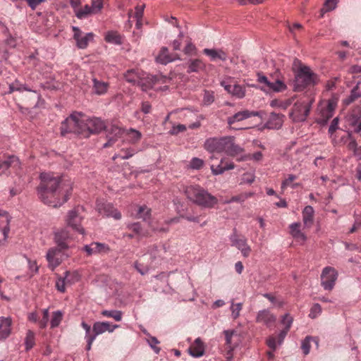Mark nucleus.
I'll list each match as a JSON object with an SVG mask.
<instances>
[{"instance_id": "37998d69", "label": "nucleus", "mask_w": 361, "mask_h": 361, "mask_svg": "<svg viewBox=\"0 0 361 361\" xmlns=\"http://www.w3.org/2000/svg\"><path fill=\"white\" fill-rule=\"evenodd\" d=\"M101 314L104 317L113 318L116 322L122 319V312L118 310H103Z\"/></svg>"}, {"instance_id": "680f3d73", "label": "nucleus", "mask_w": 361, "mask_h": 361, "mask_svg": "<svg viewBox=\"0 0 361 361\" xmlns=\"http://www.w3.org/2000/svg\"><path fill=\"white\" fill-rule=\"evenodd\" d=\"M147 342L156 353H159L160 348L157 346V345L159 343V341L157 340L156 337L149 336V338L147 339Z\"/></svg>"}, {"instance_id": "c85d7f7f", "label": "nucleus", "mask_w": 361, "mask_h": 361, "mask_svg": "<svg viewBox=\"0 0 361 361\" xmlns=\"http://www.w3.org/2000/svg\"><path fill=\"white\" fill-rule=\"evenodd\" d=\"M189 352L193 357H200L204 354V346L200 338L195 339L194 343L190 346Z\"/></svg>"}, {"instance_id": "a878e982", "label": "nucleus", "mask_w": 361, "mask_h": 361, "mask_svg": "<svg viewBox=\"0 0 361 361\" xmlns=\"http://www.w3.org/2000/svg\"><path fill=\"white\" fill-rule=\"evenodd\" d=\"M302 215L304 226L306 228H310L314 223V208L310 205L305 207L302 212Z\"/></svg>"}, {"instance_id": "338daca9", "label": "nucleus", "mask_w": 361, "mask_h": 361, "mask_svg": "<svg viewBox=\"0 0 361 361\" xmlns=\"http://www.w3.org/2000/svg\"><path fill=\"white\" fill-rule=\"evenodd\" d=\"M144 7H145L144 5H141V6H137L135 8V18H137V25H136L137 27L140 26L139 21L142 17Z\"/></svg>"}, {"instance_id": "423d86ee", "label": "nucleus", "mask_w": 361, "mask_h": 361, "mask_svg": "<svg viewBox=\"0 0 361 361\" xmlns=\"http://www.w3.org/2000/svg\"><path fill=\"white\" fill-rule=\"evenodd\" d=\"M313 99L302 98L298 100L293 105L290 116L295 122L305 121L310 114Z\"/></svg>"}, {"instance_id": "ea45409f", "label": "nucleus", "mask_w": 361, "mask_h": 361, "mask_svg": "<svg viewBox=\"0 0 361 361\" xmlns=\"http://www.w3.org/2000/svg\"><path fill=\"white\" fill-rule=\"evenodd\" d=\"M360 97L361 92L359 90V84H357L351 90L350 94L343 100V103L345 105H349Z\"/></svg>"}, {"instance_id": "4468645a", "label": "nucleus", "mask_w": 361, "mask_h": 361, "mask_svg": "<svg viewBox=\"0 0 361 361\" xmlns=\"http://www.w3.org/2000/svg\"><path fill=\"white\" fill-rule=\"evenodd\" d=\"M140 79L138 86L145 91L153 87L157 83H164L168 80L166 77L161 75H152L145 72L142 73Z\"/></svg>"}, {"instance_id": "a18cd8bd", "label": "nucleus", "mask_w": 361, "mask_h": 361, "mask_svg": "<svg viewBox=\"0 0 361 361\" xmlns=\"http://www.w3.org/2000/svg\"><path fill=\"white\" fill-rule=\"evenodd\" d=\"M93 38L92 33H87L85 35L81 37L77 42V47L79 49H85L90 41H91Z\"/></svg>"}, {"instance_id": "9d476101", "label": "nucleus", "mask_w": 361, "mask_h": 361, "mask_svg": "<svg viewBox=\"0 0 361 361\" xmlns=\"http://www.w3.org/2000/svg\"><path fill=\"white\" fill-rule=\"evenodd\" d=\"M20 163L18 158L14 155L4 156L0 158V174L12 172L18 173Z\"/></svg>"}, {"instance_id": "e433bc0d", "label": "nucleus", "mask_w": 361, "mask_h": 361, "mask_svg": "<svg viewBox=\"0 0 361 361\" xmlns=\"http://www.w3.org/2000/svg\"><path fill=\"white\" fill-rule=\"evenodd\" d=\"M82 327L85 330L86 335H85V339L87 341V346L86 350H90L91 349V346L94 341L95 340V335L90 334V326L88 325L85 322H82L81 324Z\"/></svg>"}, {"instance_id": "f03ea898", "label": "nucleus", "mask_w": 361, "mask_h": 361, "mask_svg": "<svg viewBox=\"0 0 361 361\" xmlns=\"http://www.w3.org/2000/svg\"><path fill=\"white\" fill-rule=\"evenodd\" d=\"M105 128L104 122L98 118H89L86 116L75 113L67 118L61 126L63 135L73 133L82 137H88L91 134H97Z\"/></svg>"}, {"instance_id": "6ab92c4d", "label": "nucleus", "mask_w": 361, "mask_h": 361, "mask_svg": "<svg viewBox=\"0 0 361 361\" xmlns=\"http://www.w3.org/2000/svg\"><path fill=\"white\" fill-rule=\"evenodd\" d=\"M283 114L272 112L264 124V127L268 129L278 130L283 126Z\"/></svg>"}, {"instance_id": "09e8293b", "label": "nucleus", "mask_w": 361, "mask_h": 361, "mask_svg": "<svg viewBox=\"0 0 361 361\" xmlns=\"http://www.w3.org/2000/svg\"><path fill=\"white\" fill-rule=\"evenodd\" d=\"M203 68L204 63L200 59H195L191 61L188 72H197L200 70H202Z\"/></svg>"}, {"instance_id": "dca6fc26", "label": "nucleus", "mask_w": 361, "mask_h": 361, "mask_svg": "<svg viewBox=\"0 0 361 361\" xmlns=\"http://www.w3.org/2000/svg\"><path fill=\"white\" fill-rule=\"evenodd\" d=\"M245 155L244 148L234 142V137L227 135V156L234 157L238 161H243L240 158Z\"/></svg>"}, {"instance_id": "6e6d98bb", "label": "nucleus", "mask_w": 361, "mask_h": 361, "mask_svg": "<svg viewBox=\"0 0 361 361\" xmlns=\"http://www.w3.org/2000/svg\"><path fill=\"white\" fill-rule=\"evenodd\" d=\"M322 313V307L319 304L315 303L310 309L309 317L312 319H315L319 317Z\"/></svg>"}, {"instance_id": "2eb2a0df", "label": "nucleus", "mask_w": 361, "mask_h": 361, "mask_svg": "<svg viewBox=\"0 0 361 361\" xmlns=\"http://www.w3.org/2000/svg\"><path fill=\"white\" fill-rule=\"evenodd\" d=\"M72 237L66 228H60L54 232V241L61 249L68 250Z\"/></svg>"}, {"instance_id": "c756f323", "label": "nucleus", "mask_w": 361, "mask_h": 361, "mask_svg": "<svg viewBox=\"0 0 361 361\" xmlns=\"http://www.w3.org/2000/svg\"><path fill=\"white\" fill-rule=\"evenodd\" d=\"M143 71L139 69L128 70L124 75V78L128 82L138 85L140 80H141Z\"/></svg>"}, {"instance_id": "ddd939ff", "label": "nucleus", "mask_w": 361, "mask_h": 361, "mask_svg": "<svg viewBox=\"0 0 361 361\" xmlns=\"http://www.w3.org/2000/svg\"><path fill=\"white\" fill-rule=\"evenodd\" d=\"M97 211L103 216L112 217L116 220L121 219V214L112 204L101 200L97 201Z\"/></svg>"}, {"instance_id": "2f4dec72", "label": "nucleus", "mask_w": 361, "mask_h": 361, "mask_svg": "<svg viewBox=\"0 0 361 361\" xmlns=\"http://www.w3.org/2000/svg\"><path fill=\"white\" fill-rule=\"evenodd\" d=\"M243 302H235L233 299L230 300V317L233 320L238 319L240 315V312L243 310Z\"/></svg>"}, {"instance_id": "58836bf2", "label": "nucleus", "mask_w": 361, "mask_h": 361, "mask_svg": "<svg viewBox=\"0 0 361 361\" xmlns=\"http://www.w3.org/2000/svg\"><path fill=\"white\" fill-rule=\"evenodd\" d=\"M75 16L80 19L86 18L88 16L94 14L93 13H92L91 6L89 5H85L82 8L77 7L75 9Z\"/></svg>"}, {"instance_id": "13d9d810", "label": "nucleus", "mask_w": 361, "mask_h": 361, "mask_svg": "<svg viewBox=\"0 0 361 361\" xmlns=\"http://www.w3.org/2000/svg\"><path fill=\"white\" fill-rule=\"evenodd\" d=\"M312 339L310 336H307L302 341L301 344V348L305 355L309 354L310 350V340Z\"/></svg>"}, {"instance_id": "20e7f679", "label": "nucleus", "mask_w": 361, "mask_h": 361, "mask_svg": "<svg viewBox=\"0 0 361 361\" xmlns=\"http://www.w3.org/2000/svg\"><path fill=\"white\" fill-rule=\"evenodd\" d=\"M319 82V76L309 66H301L295 74L293 90L303 91L308 87L314 86Z\"/></svg>"}, {"instance_id": "a19ab883", "label": "nucleus", "mask_w": 361, "mask_h": 361, "mask_svg": "<svg viewBox=\"0 0 361 361\" xmlns=\"http://www.w3.org/2000/svg\"><path fill=\"white\" fill-rule=\"evenodd\" d=\"M295 179H297L295 175L289 174L288 177L282 181L281 189L285 190L288 187H290L293 189L297 188L300 185L299 183H293Z\"/></svg>"}, {"instance_id": "c9c22d12", "label": "nucleus", "mask_w": 361, "mask_h": 361, "mask_svg": "<svg viewBox=\"0 0 361 361\" xmlns=\"http://www.w3.org/2000/svg\"><path fill=\"white\" fill-rule=\"evenodd\" d=\"M128 228L135 233L137 238L148 236L149 233L147 231L144 230L140 223H134L129 224Z\"/></svg>"}, {"instance_id": "4be33fe9", "label": "nucleus", "mask_w": 361, "mask_h": 361, "mask_svg": "<svg viewBox=\"0 0 361 361\" xmlns=\"http://www.w3.org/2000/svg\"><path fill=\"white\" fill-rule=\"evenodd\" d=\"M293 321V317H290L289 314H286L282 317L281 324L283 325H284L285 327L283 330H281L279 333V345H281L282 343H283V341L292 326Z\"/></svg>"}, {"instance_id": "f3484780", "label": "nucleus", "mask_w": 361, "mask_h": 361, "mask_svg": "<svg viewBox=\"0 0 361 361\" xmlns=\"http://www.w3.org/2000/svg\"><path fill=\"white\" fill-rule=\"evenodd\" d=\"M276 317L268 309L259 310L257 313L255 321L257 323L262 324L270 328L276 322Z\"/></svg>"}, {"instance_id": "473e14b6", "label": "nucleus", "mask_w": 361, "mask_h": 361, "mask_svg": "<svg viewBox=\"0 0 361 361\" xmlns=\"http://www.w3.org/2000/svg\"><path fill=\"white\" fill-rule=\"evenodd\" d=\"M0 42H4L10 47H14L13 39L9 35L8 28L0 22Z\"/></svg>"}, {"instance_id": "1a4fd4ad", "label": "nucleus", "mask_w": 361, "mask_h": 361, "mask_svg": "<svg viewBox=\"0 0 361 361\" xmlns=\"http://www.w3.org/2000/svg\"><path fill=\"white\" fill-rule=\"evenodd\" d=\"M68 250L61 249L57 246L51 247L48 250L46 259L48 262V267L50 269L54 270L57 267H59L65 257H67L68 255L66 254V252Z\"/></svg>"}, {"instance_id": "3c124183", "label": "nucleus", "mask_w": 361, "mask_h": 361, "mask_svg": "<svg viewBox=\"0 0 361 361\" xmlns=\"http://www.w3.org/2000/svg\"><path fill=\"white\" fill-rule=\"evenodd\" d=\"M25 343L26 350H30L35 345V334L30 330L27 333Z\"/></svg>"}, {"instance_id": "393cba45", "label": "nucleus", "mask_w": 361, "mask_h": 361, "mask_svg": "<svg viewBox=\"0 0 361 361\" xmlns=\"http://www.w3.org/2000/svg\"><path fill=\"white\" fill-rule=\"evenodd\" d=\"M10 220L11 217L8 214L6 211L0 209V231L5 240L8 238L10 231Z\"/></svg>"}, {"instance_id": "bf43d9fd", "label": "nucleus", "mask_w": 361, "mask_h": 361, "mask_svg": "<svg viewBox=\"0 0 361 361\" xmlns=\"http://www.w3.org/2000/svg\"><path fill=\"white\" fill-rule=\"evenodd\" d=\"M66 286H68V283H66V281L64 278V276L63 277H59L56 282V289L61 292V293H64L65 290H66Z\"/></svg>"}, {"instance_id": "39448f33", "label": "nucleus", "mask_w": 361, "mask_h": 361, "mask_svg": "<svg viewBox=\"0 0 361 361\" xmlns=\"http://www.w3.org/2000/svg\"><path fill=\"white\" fill-rule=\"evenodd\" d=\"M185 194L190 200L204 207H212L216 203V197L200 186L190 185L187 187Z\"/></svg>"}, {"instance_id": "f704fd0d", "label": "nucleus", "mask_w": 361, "mask_h": 361, "mask_svg": "<svg viewBox=\"0 0 361 361\" xmlns=\"http://www.w3.org/2000/svg\"><path fill=\"white\" fill-rule=\"evenodd\" d=\"M106 42L117 45L123 44V37L116 31H109L105 35Z\"/></svg>"}, {"instance_id": "e2e57ef3", "label": "nucleus", "mask_w": 361, "mask_h": 361, "mask_svg": "<svg viewBox=\"0 0 361 361\" xmlns=\"http://www.w3.org/2000/svg\"><path fill=\"white\" fill-rule=\"evenodd\" d=\"M264 298L268 299L271 303L275 305L276 306L281 307L283 305V302L282 300H278L274 295L271 293H264L263 295Z\"/></svg>"}, {"instance_id": "f8f14e48", "label": "nucleus", "mask_w": 361, "mask_h": 361, "mask_svg": "<svg viewBox=\"0 0 361 361\" xmlns=\"http://www.w3.org/2000/svg\"><path fill=\"white\" fill-rule=\"evenodd\" d=\"M231 245L235 247L240 251L244 257H247L250 255L251 247L247 243V238L240 234H238L234 229V233L229 237Z\"/></svg>"}, {"instance_id": "de8ad7c7", "label": "nucleus", "mask_w": 361, "mask_h": 361, "mask_svg": "<svg viewBox=\"0 0 361 361\" xmlns=\"http://www.w3.org/2000/svg\"><path fill=\"white\" fill-rule=\"evenodd\" d=\"M64 278L66 281V283L69 286L78 281L79 275L76 271L71 272L67 271L65 272Z\"/></svg>"}, {"instance_id": "bb28decb", "label": "nucleus", "mask_w": 361, "mask_h": 361, "mask_svg": "<svg viewBox=\"0 0 361 361\" xmlns=\"http://www.w3.org/2000/svg\"><path fill=\"white\" fill-rule=\"evenodd\" d=\"M177 59H179L178 54L170 55L168 49L166 47H162L159 54L156 57L157 61L161 64H167Z\"/></svg>"}, {"instance_id": "79ce46f5", "label": "nucleus", "mask_w": 361, "mask_h": 361, "mask_svg": "<svg viewBox=\"0 0 361 361\" xmlns=\"http://www.w3.org/2000/svg\"><path fill=\"white\" fill-rule=\"evenodd\" d=\"M127 135L129 139V142L132 144H135L139 142L142 137V133L133 128L128 130Z\"/></svg>"}, {"instance_id": "603ef678", "label": "nucleus", "mask_w": 361, "mask_h": 361, "mask_svg": "<svg viewBox=\"0 0 361 361\" xmlns=\"http://www.w3.org/2000/svg\"><path fill=\"white\" fill-rule=\"evenodd\" d=\"M151 214V209L146 206H141L138 208L137 213V218L143 219L145 221L147 220Z\"/></svg>"}, {"instance_id": "864d4df0", "label": "nucleus", "mask_w": 361, "mask_h": 361, "mask_svg": "<svg viewBox=\"0 0 361 361\" xmlns=\"http://www.w3.org/2000/svg\"><path fill=\"white\" fill-rule=\"evenodd\" d=\"M267 344L268 347L273 351H275L279 345V335L277 337L274 336H270L267 339Z\"/></svg>"}, {"instance_id": "0e129e2a", "label": "nucleus", "mask_w": 361, "mask_h": 361, "mask_svg": "<svg viewBox=\"0 0 361 361\" xmlns=\"http://www.w3.org/2000/svg\"><path fill=\"white\" fill-rule=\"evenodd\" d=\"M257 80L262 85L261 87H267L269 82L268 78L265 76L262 73H257Z\"/></svg>"}, {"instance_id": "9b49d317", "label": "nucleus", "mask_w": 361, "mask_h": 361, "mask_svg": "<svg viewBox=\"0 0 361 361\" xmlns=\"http://www.w3.org/2000/svg\"><path fill=\"white\" fill-rule=\"evenodd\" d=\"M338 279L337 271L331 267H326L321 274V285L326 290H331Z\"/></svg>"}, {"instance_id": "5701e85b", "label": "nucleus", "mask_w": 361, "mask_h": 361, "mask_svg": "<svg viewBox=\"0 0 361 361\" xmlns=\"http://www.w3.org/2000/svg\"><path fill=\"white\" fill-rule=\"evenodd\" d=\"M118 325H111L108 322H97L93 324V335L97 336L102 334L106 331L113 332Z\"/></svg>"}, {"instance_id": "b1692460", "label": "nucleus", "mask_w": 361, "mask_h": 361, "mask_svg": "<svg viewBox=\"0 0 361 361\" xmlns=\"http://www.w3.org/2000/svg\"><path fill=\"white\" fill-rule=\"evenodd\" d=\"M123 130L118 126H112L107 135V142L104 145V147H111L121 137Z\"/></svg>"}, {"instance_id": "0eeeda50", "label": "nucleus", "mask_w": 361, "mask_h": 361, "mask_svg": "<svg viewBox=\"0 0 361 361\" xmlns=\"http://www.w3.org/2000/svg\"><path fill=\"white\" fill-rule=\"evenodd\" d=\"M260 114V111H249L247 109L235 113L233 116L227 118V132L232 130H239L246 129V128L242 126H233V125L253 116H259Z\"/></svg>"}, {"instance_id": "a211bd4d", "label": "nucleus", "mask_w": 361, "mask_h": 361, "mask_svg": "<svg viewBox=\"0 0 361 361\" xmlns=\"http://www.w3.org/2000/svg\"><path fill=\"white\" fill-rule=\"evenodd\" d=\"M83 250L89 256L95 254H105L110 251L108 245L98 242H93L90 245L84 246Z\"/></svg>"}, {"instance_id": "69168bd1", "label": "nucleus", "mask_w": 361, "mask_h": 361, "mask_svg": "<svg viewBox=\"0 0 361 361\" xmlns=\"http://www.w3.org/2000/svg\"><path fill=\"white\" fill-rule=\"evenodd\" d=\"M203 161L199 158H193L190 162V166L194 169H200L203 166Z\"/></svg>"}, {"instance_id": "412c9836", "label": "nucleus", "mask_w": 361, "mask_h": 361, "mask_svg": "<svg viewBox=\"0 0 361 361\" xmlns=\"http://www.w3.org/2000/svg\"><path fill=\"white\" fill-rule=\"evenodd\" d=\"M287 88L284 82L280 79L276 80L274 82H269L267 87H260L259 89L264 92H280L286 90Z\"/></svg>"}, {"instance_id": "72a5a7b5", "label": "nucleus", "mask_w": 361, "mask_h": 361, "mask_svg": "<svg viewBox=\"0 0 361 361\" xmlns=\"http://www.w3.org/2000/svg\"><path fill=\"white\" fill-rule=\"evenodd\" d=\"M92 82V90L95 94L101 95L107 92L109 87V84L107 82L99 80L97 78H93Z\"/></svg>"}, {"instance_id": "f257e3e1", "label": "nucleus", "mask_w": 361, "mask_h": 361, "mask_svg": "<svg viewBox=\"0 0 361 361\" xmlns=\"http://www.w3.org/2000/svg\"><path fill=\"white\" fill-rule=\"evenodd\" d=\"M40 179L38 195L44 204L56 207L68 200L72 190L68 183L48 173H42Z\"/></svg>"}, {"instance_id": "7c9ffc66", "label": "nucleus", "mask_w": 361, "mask_h": 361, "mask_svg": "<svg viewBox=\"0 0 361 361\" xmlns=\"http://www.w3.org/2000/svg\"><path fill=\"white\" fill-rule=\"evenodd\" d=\"M15 91H18L20 92L23 91H27L31 92V94L35 97L36 92L35 91H32L25 84L21 82L18 80H16L14 82L9 85V90L8 91V94H11Z\"/></svg>"}, {"instance_id": "8fccbe9b", "label": "nucleus", "mask_w": 361, "mask_h": 361, "mask_svg": "<svg viewBox=\"0 0 361 361\" xmlns=\"http://www.w3.org/2000/svg\"><path fill=\"white\" fill-rule=\"evenodd\" d=\"M63 318V314L60 311L54 312L51 319V327L55 328L59 325Z\"/></svg>"}, {"instance_id": "4c0bfd02", "label": "nucleus", "mask_w": 361, "mask_h": 361, "mask_svg": "<svg viewBox=\"0 0 361 361\" xmlns=\"http://www.w3.org/2000/svg\"><path fill=\"white\" fill-rule=\"evenodd\" d=\"M203 53L209 56L211 60L216 61L219 59H224V53L222 51H217L216 49H204Z\"/></svg>"}, {"instance_id": "7ed1b4c3", "label": "nucleus", "mask_w": 361, "mask_h": 361, "mask_svg": "<svg viewBox=\"0 0 361 361\" xmlns=\"http://www.w3.org/2000/svg\"><path fill=\"white\" fill-rule=\"evenodd\" d=\"M205 149L212 154L211 159V169L215 175L222 173L226 169L224 150L226 149L225 138H210L204 143Z\"/></svg>"}, {"instance_id": "aec40b11", "label": "nucleus", "mask_w": 361, "mask_h": 361, "mask_svg": "<svg viewBox=\"0 0 361 361\" xmlns=\"http://www.w3.org/2000/svg\"><path fill=\"white\" fill-rule=\"evenodd\" d=\"M12 320L10 317H0V341L6 339L11 334Z\"/></svg>"}, {"instance_id": "c03bdc74", "label": "nucleus", "mask_w": 361, "mask_h": 361, "mask_svg": "<svg viewBox=\"0 0 361 361\" xmlns=\"http://www.w3.org/2000/svg\"><path fill=\"white\" fill-rule=\"evenodd\" d=\"M338 0H326L324 8L321 9V16H323L324 13L334 10L338 4Z\"/></svg>"}, {"instance_id": "774afa93", "label": "nucleus", "mask_w": 361, "mask_h": 361, "mask_svg": "<svg viewBox=\"0 0 361 361\" xmlns=\"http://www.w3.org/2000/svg\"><path fill=\"white\" fill-rule=\"evenodd\" d=\"M195 50V45L190 42V40H186V46L184 48V52L185 54H192Z\"/></svg>"}, {"instance_id": "5fc2aeb1", "label": "nucleus", "mask_w": 361, "mask_h": 361, "mask_svg": "<svg viewBox=\"0 0 361 361\" xmlns=\"http://www.w3.org/2000/svg\"><path fill=\"white\" fill-rule=\"evenodd\" d=\"M334 112H329L324 108H322L320 111L322 118H319V123L321 124H325L328 120L334 116Z\"/></svg>"}, {"instance_id": "49530a36", "label": "nucleus", "mask_w": 361, "mask_h": 361, "mask_svg": "<svg viewBox=\"0 0 361 361\" xmlns=\"http://www.w3.org/2000/svg\"><path fill=\"white\" fill-rule=\"evenodd\" d=\"M263 154L261 152H256L252 154H245V156L241 157L240 159L244 161L252 160L255 161H259L262 159Z\"/></svg>"}, {"instance_id": "6e6552de", "label": "nucleus", "mask_w": 361, "mask_h": 361, "mask_svg": "<svg viewBox=\"0 0 361 361\" xmlns=\"http://www.w3.org/2000/svg\"><path fill=\"white\" fill-rule=\"evenodd\" d=\"M82 207H77L71 210L66 218V222L68 227L78 232L80 234H85V229L81 226L83 216L82 215Z\"/></svg>"}, {"instance_id": "cd10ccee", "label": "nucleus", "mask_w": 361, "mask_h": 361, "mask_svg": "<svg viewBox=\"0 0 361 361\" xmlns=\"http://www.w3.org/2000/svg\"><path fill=\"white\" fill-rule=\"evenodd\" d=\"M227 92L238 99H242L245 95V87L238 84H227Z\"/></svg>"}, {"instance_id": "052dcab7", "label": "nucleus", "mask_w": 361, "mask_h": 361, "mask_svg": "<svg viewBox=\"0 0 361 361\" xmlns=\"http://www.w3.org/2000/svg\"><path fill=\"white\" fill-rule=\"evenodd\" d=\"M92 13L94 14L98 13L103 8V0H94L92 2Z\"/></svg>"}, {"instance_id": "4d7b16f0", "label": "nucleus", "mask_w": 361, "mask_h": 361, "mask_svg": "<svg viewBox=\"0 0 361 361\" xmlns=\"http://www.w3.org/2000/svg\"><path fill=\"white\" fill-rule=\"evenodd\" d=\"M42 317L39 320V326L41 329H44L49 321V311L47 309H44L42 310Z\"/></svg>"}]
</instances>
